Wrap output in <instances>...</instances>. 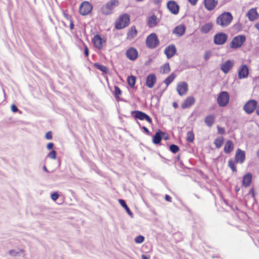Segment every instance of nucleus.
Returning a JSON list of instances; mask_svg holds the SVG:
<instances>
[{
	"mask_svg": "<svg viewBox=\"0 0 259 259\" xmlns=\"http://www.w3.org/2000/svg\"><path fill=\"white\" fill-rule=\"evenodd\" d=\"M245 160V152L244 151L238 148L236 150L235 160L232 159L228 161V166L231 168L233 172L237 171V168L235 165L236 163H243Z\"/></svg>",
	"mask_w": 259,
	"mask_h": 259,
	"instance_id": "obj_1",
	"label": "nucleus"
},
{
	"mask_svg": "<svg viewBox=\"0 0 259 259\" xmlns=\"http://www.w3.org/2000/svg\"><path fill=\"white\" fill-rule=\"evenodd\" d=\"M233 18L231 13L224 12L217 17L216 23L222 27H226L231 24Z\"/></svg>",
	"mask_w": 259,
	"mask_h": 259,
	"instance_id": "obj_2",
	"label": "nucleus"
},
{
	"mask_svg": "<svg viewBox=\"0 0 259 259\" xmlns=\"http://www.w3.org/2000/svg\"><path fill=\"white\" fill-rule=\"evenodd\" d=\"M130 23V16L127 14L120 15L116 20L114 27L116 29H122L127 27Z\"/></svg>",
	"mask_w": 259,
	"mask_h": 259,
	"instance_id": "obj_3",
	"label": "nucleus"
},
{
	"mask_svg": "<svg viewBox=\"0 0 259 259\" xmlns=\"http://www.w3.org/2000/svg\"><path fill=\"white\" fill-rule=\"evenodd\" d=\"M118 5V0H110L105 5L102 7L101 12L104 15H110L112 13L114 9L116 8Z\"/></svg>",
	"mask_w": 259,
	"mask_h": 259,
	"instance_id": "obj_4",
	"label": "nucleus"
},
{
	"mask_svg": "<svg viewBox=\"0 0 259 259\" xmlns=\"http://www.w3.org/2000/svg\"><path fill=\"white\" fill-rule=\"evenodd\" d=\"M246 40L244 35H238L234 37L230 43V47L232 49L241 48Z\"/></svg>",
	"mask_w": 259,
	"mask_h": 259,
	"instance_id": "obj_5",
	"label": "nucleus"
},
{
	"mask_svg": "<svg viewBox=\"0 0 259 259\" xmlns=\"http://www.w3.org/2000/svg\"><path fill=\"white\" fill-rule=\"evenodd\" d=\"M159 44V40L155 33L149 34L146 39V46L149 49H154Z\"/></svg>",
	"mask_w": 259,
	"mask_h": 259,
	"instance_id": "obj_6",
	"label": "nucleus"
},
{
	"mask_svg": "<svg viewBox=\"0 0 259 259\" xmlns=\"http://www.w3.org/2000/svg\"><path fill=\"white\" fill-rule=\"evenodd\" d=\"M230 100V96L228 92L223 91L221 92L217 98V102L221 107H225L228 104Z\"/></svg>",
	"mask_w": 259,
	"mask_h": 259,
	"instance_id": "obj_7",
	"label": "nucleus"
},
{
	"mask_svg": "<svg viewBox=\"0 0 259 259\" xmlns=\"http://www.w3.org/2000/svg\"><path fill=\"white\" fill-rule=\"evenodd\" d=\"M257 102L255 100H249L243 106V110L247 114H251L256 109Z\"/></svg>",
	"mask_w": 259,
	"mask_h": 259,
	"instance_id": "obj_8",
	"label": "nucleus"
},
{
	"mask_svg": "<svg viewBox=\"0 0 259 259\" xmlns=\"http://www.w3.org/2000/svg\"><path fill=\"white\" fill-rule=\"evenodd\" d=\"M92 5L88 2H82L79 6V12L80 15L85 16L89 14L92 10Z\"/></svg>",
	"mask_w": 259,
	"mask_h": 259,
	"instance_id": "obj_9",
	"label": "nucleus"
},
{
	"mask_svg": "<svg viewBox=\"0 0 259 259\" xmlns=\"http://www.w3.org/2000/svg\"><path fill=\"white\" fill-rule=\"evenodd\" d=\"M228 39V35L224 32L217 33L213 37V42L217 45L224 44Z\"/></svg>",
	"mask_w": 259,
	"mask_h": 259,
	"instance_id": "obj_10",
	"label": "nucleus"
},
{
	"mask_svg": "<svg viewBox=\"0 0 259 259\" xmlns=\"http://www.w3.org/2000/svg\"><path fill=\"white\" fill-rule=\"evenodd\" d=\"M132 114H134V118L141 120H146L148 123L152 124V120L151 118L147 114L141 111L136 110L132 112Z\"/></svg>",
	"mask_w": 259,
	"mask_h": 259,
	"instance_id": "obj_11",
	"label": "nucleus"
},
{
	"mask_svg": "<svg viewBox=\"0 0 259 259\" xmlns=\"http://www.w3.org/2000/svg\"><path fill=\"white\" fill-rule=\"evenodd\" d=\"M125 55L127 58L131 61H135L139 56L138 50L134 47L127 49Z\"/></svg>",
	"mask_w": 259,
	"mask_h": 259,
	"instance_id": "obj_12",
	"label": "nucleus"
},
{
	"mask_svg": "<svg viewBox=\"0 0 259 259\" xmlns=\"http://www.w3.org/2000/svg\"><path fill=\"white\" fill-rule=\"evenodd\" d=\"M188 90V85L186 82L183 81L178 84L177 91L180 96H182L186 95Z\"/></svg>",
	"mask_w": 259,
	"mask_h": 259,
	"instance_id": "obj_13",
	"label": "nucleus"
},
{
	"mask_svg": "<svg viewBox=\"0 0 259 259\" xmlns=\"http://www.w3.org/2000/svg\"><path fill=\"white\" fill-rule=\"evenodd\" d=\"M167 7L173 14L177 15L179 12L180 7L177 3L174 1H170L167 3Z\"/></svg>",
	"mask_w": 259,
	"mask_h": 259,
	"instance_id": "obj_14",
	"label": "nucleus"
},
{
	"mask_svg": "<svg viewBox=\"0 0 259 259\" xmlns=\"http://www.w3.org/2000/svg\"><path fill=\"white\" fill-rule=\"evenodd\" d=\"M177 52V49L174 45H169L165 48L164 50V54L166 56L167 59H170L173 57Z\"/></svg>",
	"mask_w": 259,
	"mask_h": 259,
	"instance_id": "obj_15",
	"label": "nucleus"
},
{
	"mask_svg": "<svg viewBox=\"0 0 259 259\" xmlns=\"http://www.w3.org/2000/svg\"><path fill=\"white\" fill-rule=\"evenodd\" d=\"M156 77L154 74H150L148 75L146 80V84L148 88L151 89L152 88L156 82Z\"/></svg>",
	"mask_w": 259,
	"mask_h": 259,
	"instance_id": "obj_16",
	"label": "nucleus"
},
{
	"mask_svg": "<svg viewBox=\"0 0 259 259\" xmlns=\"http://www.w3.org/2000/svg\"><path fill=\"white\" fill-rule=\"evenodd\" d=\"M249 73L248 68L246 65H242L238 70V77L239 79L247 77Z\"/></svg>",
	"mask_w": 259,
	"mask_h": 259,
	"instance_id": "obj_17",
	"label": "nucleus"
},
{
	"mask_svg": "<svg viewBox=\"0 0 259 259\" xmlns=\"http://www.w3.org/2000/svg\"><path fill=\"white\" fill-rule=\"evenodd\" d=\"M218 3V0H204L205 8L208 11L214 10L217 6Z\"/></svg>",
	"mask_w": 259,
	"mask_h": 259,
	"instance_id": "obj_18",
	"label": "nucleus"
},
{
	"mask_svg": "<svg viewBox=\"0 0 259 259\" xmlns=\"http://www.w3.org/2000/svg\"><path fill=\"white\" fill-rule=\"evenodd\" d=\"M195 102V98L192 96L187 97L181 104V107L183 109H186L190 107Z\"/></svg>",
	"mask_w": 259,
	"mask_h": 259,
	"instance_id": "obj_19",
	"label": "nucleus"
},
{
	"mask_svg": "<svg viewBox=\"0 0 259 259\" xmlns=\"http://www.w3.org/2000/svg\"><path fill=\"white\" fill-rule=\"evenodd\" d=\"M138 30L135 26L131 27L127 32L126 39L131 40L137 36Z\"/></svg>",
	"mask_w": 259,
	"mask_h": 259,
	"instance_id": "obj_20",
	"label": "nucleus"
},
{
	"mask_svg": "<svg viewBox=\"0 0 259 259\" xmlns=\"http://www.w3.org/2000/svg\"><path fill=\"white\" fill-rule=\"evenodd\" d=\"M252 176L251 174L248 172L245 174L242 179V185L247 188L249 187L252 182Z\"/></svg>",
	"mask_w": 259,
	"mask_h": 259,
	"instance_id": "obj_21",
	"label": "nucleus"
},
{
	"mask_svg": "<svg viewBox=\"0 0 259 259\" xmlns=\"http://www.w3.org/2000/svg\"><path fill=\"white\" fill-rule=\"evenodd\" d=\"M233 66V62L231 60H228L221 65V69L223 72L226 74L232 68Z\"/></svg>",
	"mask_w": 259,
	"mask_h": 259,
	"instance_id": "obj_22",
	"label": "nucleus"
},
{
	"mask_svg": "<svg viewBox=\"0 0 259 259\" xmlns=\"http://www.w3.org/2000/svg\"><path fill=\"white\" fill-rule=\"evenodd\" d=\"M93 41L95 46L99 49H101L103 48V44L105 42L99 35L94 36Z\"/></svg>",
	"mask_w": 259,
	"mask_h": 259,
	"instance_id": "obj_23",
	"label": "nucleus"
},
{
	"mask_svg": "<svg viewBox=\"0 0 259 259\" xmlns=\"http://www.w3.org/2000/svg\"><path fill=\"white\" fill-rule=\"evenodd\" d=\"M158 24L157 18L156 15H152L148 17L147 20V25L150 28H153L156 26Z\"/></svg>",
	"mask_w": 259,
	"mask_h": 259,
	"instance_id": "obj_24",
	"label": "nucleus"
},
{
	"mask_svg": "<svg viewBox=\"0 0 259 259\" xmlns=\"http://www.w3.org/2000/svg\"><path fill=\"white\" fill-rule=\"evenodd\" d=\"M234 146L233 142L231 140H228L225 143L224 151L226 154L230 153L234 149Z\"/></svg>",
	"mask_w": 259,
	"mask_h": 259,
	"instance_id": "obj_25",
	"label": "nucleus"
},
{
	"mask_svg": "<svg viewBox=\"0 0 259 259\" xmlns=\"http://www.w3.org/2000/svg\"><path fill=\"white\" fill-rule=\"evenodd\" d=\"M186 31L185 26L184 25H179L176 26L173 30V33L180 36L184 34Z\"/></svg>",
	"mask_w": 259,
	"mask_h": 259,
	"instance_id": "obj_26",
	"label": "nucleus"
},
{
	"mask_svg": "<svg viewBox=\"0 0 259 259\" xmlns=\"http://www.w3.org/2000/svg\"><path fill=\"white\" fill-rule=\"evenodd\" d=\"M164 134V133L163 132H161L160 130H158L153 138V143L155 144H159L162 140V137Z\"/></svg>",
	"mask_w": 259,
	"mask_h": 259,
	"instance_id": "obj_27",
	"label": "nucleus"
},
{
	"mask_svg": "<svg viewBox=\"0 0 259 259\" xmlns=\"http://www.w3.org/2000/svg\"><path fill=\"white\" fill-rule=\"evenodd\" d=\"M248 19L250 21H254L258 18V14L255 9H251L247 14Z\"/></svg>",
	"mask_w": 259,
	"mask_h": 259,
	"instance_id": "obj_28",
	"label": "nucleus"
},
{
	"mask_svg": "<svg viewBox=\"0 0 259 259\" xmlns=\"http://www.w3.org/2000/svg\"><path fill=\"white\" fill-rule=\"evenodd\" d=\"M215 121V116L212 114L206 116L204 119L205 124L208 126L211 127Z\"/></svg>",
	"mask_w": 259,
	"mask_h": 259,
	"instance_id": "obj_29",
	"label": "nucleus"
},
{
	"mask_svg": "<svg viewBox=\"0 0 259 259\" xmlns=\"http://www.w3.org/2000/svg\"><path fill=\"white\" fill-rule=\"evenodd\" d=\"M212 26L211 23H207L201 27L200 30L202 33H207L212 28Z\"/></svg>",
	"mask_w": 259,
	"mask_h": 259,
	"instance_id": "obj_30",
	"label": "nucleus"
},
{
	"mask_svg": "<svg viewBox=\"0 0 259 259\" xmlns=\"http://www.w3.org/2000/svg\"><path fill=\"white\" fill-rule=\"evenodd\" d=\"M224 142V138L223 137H220L216 138L214 141V144L217 149L220 148Z\"/></svg>",
	"mask_w": 259,
	"mask_h": 259,
	"instance_id": "obj_31",
	"label": "nucleus"
},
{
	"mask_svg": "<svg viewBox=\"0 0 259 259\" xmlns=\"http://www.w3.org/2000/svg\"><path fill=\"white\" fill-rule=\"evenodd\" d=\"M170 71V67L168 63H165L160 67V73L167 74Z\"/></svg>",
	"mask_w": 259,
	"mask_h": 259,
	"instance_id": "obj_32",
	"label": "nucleus"
},
{
	"mask_svg": "<svg viewBox=\"0 0 259 259\" xmlns=\"http://www.w3.org/2000/svg\"><path fill=\"white\" fill-rule=\"evenodd\" d=\"M176 77V75L172 73L164 80V83L166 84V87L174 80Z\"/></svg>",
	"mask_w": 259,
	"mask_h": 259,
	"instance_id": "obj_33",
	"label": "nucleus"
},
{
	"mask_svg": "<svg viewBox=\"0 0 259 259\" xmlns=\"http://www.w3.org/2000/svg\"><path fill=\"white\" fill-rule=\"evenodd\" d=\"M118 202L120 203V204L125 209L126 211L127 212V213L128 214H130L131 215H132L133 214L132 211L130 209L128 206L126 205L124 200H123L122 199H119Z\"/></svg>",
	"mask_w": 259,
	"mask_h": 259,
	"instance_id": "obj_34",
	"label": "nucleus"
},
{
	"mask_svg": "<svg viewBox=\"0 0 259 259\" xmlns=\"http://www.w3.org/2000/svg\"><path fill=\"white\" fill-rule=\"evenodd\" d=\"M94 66L95 67H96L97 69L101 70V71H102L103 72H104V73H107L108 72V68L104 66V65H100L97 63H96L94 64Z\"/></svg>",
	"mask_w": 259,
	"mask_h": 259,
	"instance_id": "obj_35",
	"label": "nucleus"
},
{
	"mask_svg": "<svg viewBox=\"0 0 259 259\" xmlns=\"http://www.w3.org/2000/svg\"><path fill=\"white\" fill-rule=\"evenodd\" d=\"M136 80V77L133 75H131L128 77L127 81L129 86L133 88L135 87Z\"/></svg>",
	"mask_w": 259,
	"mask_h": 259,
	"instance_id": "obj_36",
	"label": "nucleus"
},
{
	"mask_svg": "<svg viewBox=\"0 0 259 259\" xmlns=\"http://www.w3.org/2000/svg\"><path fill=\"white\" fill-rule=\"evenodd\" d=\"M194 134L193 131H189L187 133L186 140L189 143H193L194 140Z\"/></svg>",
	"mask_w": 259,
	"mask_h": 259,
	"instance_id": "obj_37",
	"label": "nucleus"
},
{
	"mask_svg": "<svg viewBox=\"0 0 259 259\" xmlns=\"http://www.w3.org/2000/svg\"><path fill=\"white\" fill-rule=\"evenodd\" d=\"M64 17L66 19L69 21V27L71 30H72L74 28V24L72 20L71 19V16H69L68 14L64 13L63 14Z\"/></svg>",
	"mask_w": 259,
	"mask_h": 259,
	"instance_id": "obj_38",
	"label": "nucleus"
},
{
	"mask_svg": "<svg viewBox=\"0 0 259 259\" xmlns=\"http://www.w3.org/2000/svg\"><path fill=\"white\" fill-rule=\"evenodd\" d=\"M121 91L117 86L114 87V95L117 99H118L119 96L121 95Z\"/></svg>",
	"mask_w": 259,
	"mask_h": 259,
	"instance_id": "obj_39",
	"label": "nucleus"
},
{
	"mask_svg": "<svg viewBox=\"0 0 259 259\" xmlns=\"http://www.w3.org/2000/svg\"><path fill=\"white\" fill-rule=\"evenodd\" d=\"M170 150L174 153H177L180 150L179 147L176 145L172 144L170 146Z\"/></svg>",
	"mask_w": 259,
	"mask_h": 259,
	"instance_id": "obj_40",
	"label": "nucleus"
},
{
	"mask_svg": "<svg viewBox=\"0 0 259 259\" xmlns=\"http://www.w3.org/2000/svg\"><path fill=\"white\" fill-rule=\"evenodd\" d=\"M144 237L139 235L135 238V240L137 243H141L144 241Z\"/></svg>",
	"mask_w": 259,
	"mask_h": 259,
	"instance_id": "obj_41",
	"label": "nucleus"
},
{
	"mask_svg": "<svg viewBox=\"0 0 259 259\" xmlns=\"http://www.w3.org/2000/svg\"><path fill=\"white\" fill-rule=\"evenodd\" d=\"M56 152L55 150H52L49 154L48 155V157L55 159L56 158Z\"/></svg>",
	"mask_w": 259,
	"mask_h": 259,
	"instance_id": "obj_42",
	"label": "nucleus"
},
{
	"mask_svg": "<svg viewBox=\"0 0 259 259\" xmlns=\"http://www.w3.org/2000/svg\"><path fill=\"white\" fill-rule=\"evenodd\" d=\"M83 47L84 55L85 57H88L89 56V50L88 47L85 44H83Z\"/></svg>",
	"mask_w": 259,
	"mask_h": 259,
	"instance_id": "obj_43",
	"label": "nucleus"
},
{
	"mask_svg": "<svg viewBox=\"0 0 259 259\" xmlns=\"http://www.w3.org/2000/svg\"><path fill=\"white\" fill-rule=\"evenodd\" d=\"M218 133L219 134L223 135L225 133V130L224 127H222L219 126H217Z\"/></svg>",
	"mask_w": 259,
	"mask_h": 259,
	"instance_id": "obj_44",
	"label": "nucleus"
},
{
	"mask_svg": "<svg viewBox=\"0 0 259 259\" xmlns=\"http://www.w3.org/2000/svg\"><path fill=\"white\" fill-rule=\"evenodd\" d=\"M59 197V195L57 192H54L51 195V198L54 201H56Z\"/></svg>",
	"mask_w": 259,
	"mask_h": 259,
	"instance_id": "obj_45",
	"label": "nucleus"
},
{
	"mask_svg": "<svg viewBox=\"0 0 259 259\" xmlns=\"http://www.w3.org/2000/svg\"><path fill=\"white\" fill-rule=\"evenodd\" d=\"M45 138L48 140L52 139V133L51 131L47 132L45 135Z\"/></svg>",
	"mask_w": 259,
	"mask_h": 259,
	"instance_id": "obj_46",
	"label": "nucleus"
},
{
	"mask_svg": "<svg viewBox=\"0 0 259 259\" xmlns=\"http://www.w3.org/2000/svg\"><path fill=\"white\" fill-rule=\"evenodd\" d=\"M211 56V53L210 52H207L205 53L204 55V58L205 60H207Z\"/></svg>",
	"mask_w": 259,
	"mask_h": 259,
	"instance_id": "obj_47",
	"label": "nucleus"
},
{
	"mask_svg": "<svg viewBox=\"0 0 259 259\" xmlns=\"http://www.w3.org/2000/svg\"><path fill=\"white\" fill-rule=\"evenodd\" d=\"M54 147V144L53 143H49L47 145V148L49 150H51Z\"/></svg>",
	"mask_w": 259,
	"mask_h": 259,
	"instance_id": "obj_48",
	"label": "nucleus"
},
{
	"mask_svg": "<svg viewBox=\"0 0 259 259\" xmlns=\"http://www.w3.org/2000/svg\"><path fill=\"white\" fill-rule=\"evenodd\" d=\"M250 194L251 195L252 197H255V192L253 188H251L249 191Z\"/></svg>",
	"mask_w": 259,
	"mask_h": 259,
	"instance_id": "obj_49",
	"label": "nucleus"
},
{
	"mask_svg": "<svg viewBox=\"0 0 259 259\" xmlns=\"http://www.w3.org/2000/svg\"><path fill=\"white\" fill-rule=\"evenodd\" d=\"M165 200L169 201V202L171 201V197L170 196H169L168 195H165Z\"/></svg>",
	"mask_w": 259,
	"mask_h": 259,
	"instance_id": "obj_50",
	"label": "nucleus"
},
{
	"mask_svg": "<svg viewBox=\"0 0 259 259\" xmlns=\"http://www.w3.org/2000/svg\"><path fill=\"white\" fill-rule=\"evenodd\" d=\"M11 109H12V111H13L14 112H16V111H18V108L15 105H13L11 106Z\"/></svg>",
	"mask_w": 259,
	"mask_h": 259,
	"instance_id": "obj_51",
	"label": "nucleus"
},
{
	"mask_svg": "<svg viewBox=\"0 0 259 259\" xmlns=\"http://www.w3.org/2000/svg\"><path fill=\"white\" fill-rule=\"evenodd\" d=\"M188 1L192 5L194 6L196 5L198 0H188Z\"/></svg>",
	"mask_w": 259,
	"mask_h": 259,
	"instance_id": "obj_52",
	"label": "nucleus"
},
{
	"mask_svg": "<svg viewBox=\"0 0 259 259\" xmlns=\"http://www.w3.org/2000/svg\"><path fill=\"white\" fill-rule=\"evenodd\" d=\"M142 129L144 131L146 134H149V130L145 126H143Z\"/></svg>",
	"mask_w": 259,
	"mask_h": 259,
	"instance_id": "obj_53",
	"label": "nucleus"
},
{
	"mask_svg": "<svg viewBox=\"0 0 259 259\" xmlns=\"http://www.w3.org/2000/svg\"><path fill=\"white\" fill-rule=\"evenodd\" d=\"M172 106H173V107H174L175 109H176V108L178 107V104H177V102H173V103H172Z\"/></svg>",
	"mask_w": 259,
	"mask_h": 259,
	"instance_id": "obj_54",
	"label": "nucleus"
},
{
	"mask_svg": "<svg viewBox=\"0 0 259 259\" xmlns=\"http://www.w3.org/2000/svg\"><path fill=\"white\" fill-rule=\"evenodd\" d=\"M256 114L259 116V105L258 106L257 108H256Z\"/></svg>",
	"mask_w": 259,
	"mask_h": 259,
	"instance_id": "obj_55",
	"label": "nucleus"
},
{
	"mask_svg": "<svg viewBox=\"0 0 259 259\" xmlns=\"http://www.w3.org/2000/svg\"><path fill=\"white\" fill-rule=\"evenodd\" d=\"M14 253H15V252L13 250L9 251V253L11 255H13Z\"/></svg>",
	"mask_w": 259,
	"mask_h": 259,
	"instance_id": "obj_56",
	"label": "nucleus"
},
{
	"mask_svg": "<svg viewBox=\"0 0 259 259\" xmlns=\"http://www.w3.org/2000/svg\"><path fill=\"white\" fill-rule=\"evenodd\" d=\"M142 259H150L149 257H147L145 255H142Z\"/></svg>",
	"mask_w": 259,
	"mask_h": 259,
	"instance_id": "obj_57",
	"label": "nucleus"
},
{
	"mask_svg": "<svg viewBox=\"0 0 259 259\" xmlns=\"http://www.w3.org/2000/svg\"><path fill=\"white\" fill-rule=\"evenodd\" d=\"M256 155L258 157H259V149L258 150V151L256 152Z\"/></svg>",
	"mask_w": 259,
	"mask_h": 259,
	"instance_id": "obj_58",
	"label": "nucleus"
},
{
	"mask_svg": "<svg viewBox=\"0 0 259 259\" xmlns=\"http://www.w3.org/2000/svg\"><path fill=\"white\" fill-rule=\"evenodd\" d=\"M154 1L157 3H160L161 1V0H154Z\"/></svg>",
	"mask_w": 259,
	"mask_h": 259,
	"instance_id": "obj_59",
	"label": "nucleus"
},
{
	"mask_svg": "<svg viewBox=\"0 0 259 259\" xmlns=\"http://www.w3.org/2000/svg\"><path fill=\"white\" fill-rule=\"evenodd\" d=\"M137 2H141L143 1L144 0H135Z\"/></svg>",
	"mask_w": 259,
	"mask_h": 259,
	"instance_id": "obj_60",
	"label": "nucleus"
}]
</instances>
